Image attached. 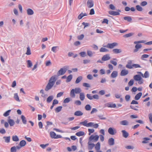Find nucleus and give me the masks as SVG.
<instances>
[{
	"mask_svg": "<svg viewBox=\"0 0 152 152\" xmlns=\"http://www.w3.org/2000/svg\"><path fill=\"white\" fill-rule=\"evenodd\" d=\"M88 121L87 120H85L84 121L81 122L80 123V124L86 126V127H92L95 129L98 128L99 125L97 124H95L93 122H89L87 123Z\"/></svg>",
	"mask_w": 152,
	"mask_h": 152,
	"instance_id": "f257e3e1",
	"label": "nucleus"
},
{
	"mask_svg": "<svg viewBox=\"0 0 152 152\" xmlns=\"http://www.w3.org/2000/svg\"><path fill=\"white\" fill-rule=\"evenodd\" d=\"M81 91V90L79 88H76L74 89H73L70 91V96L72 98H75V94H80Z\"/></svg>",
	"mask_w": 152,
	"mask_h": 152,
	"instance_id": "f03ea898",
	"label": "nucleus"
},
{
	"mask_svg": "<svg viewBox=\"0 0 152 152\" xmlns=\"http://www.w3.org/2000/svg\"><path fill=\"white\" fill-rule=\"evenodd\" d=\"M145 42V41L144 40H141V41H135L134 42V44H136V45L135 46V49H134V52H137L138 50L139 49H140L142 47V45L140 44H139L140 43H144Z\"/></svg>",
	"mask_w": 152,
	"mask_h": 152,
	"instance_id": "7ed1b4c3",
	"label": "nucleus"
},
{
	"mask_svg": "<svg viewBox=\"0 0 152 152\" xmlns=\"http://www.w3.org/2000/svg\"><path fill=\"white\" fill-rule=\"evenodd\" d=\"M133 78L135 80L138 81V83L139 84H142L143 83V80L141 76L139 75H134L133 77Z\"/></svg>",
	"mask_w": 152,
	"mask_h": 152,
	"instance_id": "20e7f679",
	"label": "nucleus"
},
{
	"mask_svg": "<svg viewBox=\"0 0 152 152\" xmlns=\"http://www.w3.org/2000/svg\"><path fill=\"white\" fill-rule=\"evenodd\" d=\"M67 70V68L66 66H64L62 68H61L57 72V75L59 76L63 75L65 74Z\"/></svg>",
	"mask_w": 152,
	"mask_h": 152,
	"instance_id": "39448f33",
	"label": "nucleus"
},
{
	"mask_svg": "<svg viewBox=\"0 0 152 152\" xmlns=\"http://www.w3.org/2000/svg\"><path fill=\"white\" fill-rule=\"evenodd\" d=\"M118 45V44L117 43L114 42L112 43H108L106 46H104V47L110 49H113Z\"/></svg>",
	"mask_w": 152,
	"mask_h": 152,
	"instance_id": "423d86ee",
	"label": "nucleus"
},
{
	"mask_svg": "<svg viewBox=\"0 0 152 152\" xmlns=\"http://www.w3.org/2000/svg\"><path fill=\"white\" fill-rule=\"evenodd\" d=\"M99 136L98 135H92L89 138V140L91 141L93 140L94 142H96L98 140Z\"/></svg>",
	"mask_w": 152,
	"mask_h": 152,
	"instance_id": "0eeeda50",
	"label": "nucleus"
},
{
	"mask_svg": "<svg viewBox=\"0 0 152 152\" xmlns=\"http://www.w3.org/2000/svg\"><path fill=\"white\" fill-rule=\"evenodd\" d=\"M50 134L51 137L52 138L58 139L61 138L62 137L60 135H56V134L53 132H50Z\"/></svg>",
	"mask_w": 152,
	"mask_h": 152,
	"instance_id": "6e6552de",
	"label": "nucleus"
},
{
	"mask_svg": "<svg viewBox=\"0 0 152 152\" xmlns=\"http://www.w3.org/2000/svg\"><path fill=\"white\" fill-rule=\"evenodd\" d=\"M108 133L111 135H113L117 133L116 129L114 128L110 127L108 130Z\"/></svg>",
	"mask_w": 152,
	"mask_h": 152,
	"instance_id": "1a4fd4ad",
	"label": "nucleus"
},
{
	"mask_svg": "<svg viewBox=\"0 0 152 152\" xmlns=\"http://www.w3.org/2000/svg\"><path fill=\"white\" fill-rule=\"evenodd\" d=\"M54 85L53 84L48 82L45 88V90L46 91H48L52 88Z\"/></svg>",
	"mask_w": 152,
	"mask_h": 152,
	"instance_id": "9d476101",
	"label": "nucleus"
},
{
	"mask_svg": "<svg viewBox=\"0 0 152 152\" xmlns=\"http://www.w3.org/2000/svg\"><path fill=\"white\" fill-rule=\"evenodd\" d=\"M94 5V3L93 0H88L87 2V6L88 8H91Z\"/></svg>",
	"mask_w": 152,
	"mask_h": 152,
	"instance_id": "9b49d317",
	"label": "nucleus"
},
{
	"mask_svg": "<svg viewBox=\"0 0 152 152\" xmlns=\"http://www.w3.org/2000/svg\"><path fill=\"white\" fill-rule=\"evenodd\" d=\"M110 55L109 54H106L102 57V60L103 61H105L110 60Z\"/></svg>",
	"mask_w": 152,
	"mask_h": 152,
	"instance_id": "f8f14e48",
	"label": "nucleus"
},
{
	"mask_svg": "<svg viewBox=\"0 0 152 152\" xmlns=\"http://www.w3.org/2000/svg\"><path fill=\"white\" fill-rule=\"evenodd\" d=\"M118 12H115L113 11H109L108 12V13L110 15L115 16L118 15H120V13L119 12H121V10H118Z\"/></svg>",
	"mask_w": 152,
	"mask_h": 152,
	"instance_id": "ddd939ff",
	"label": "nucleus"
},
{
	"mask_svg": "<svg viewBox=\"0 0 152 152\" xmlns=\"http://www.w3.org/2000/svg\"><path fill=\"white\" fill-rule=\"evenodd\" d=\"M56 80V76H53L50 79L49 82L54 85Z\"/></svg>",
	"mask_w": 152,
	"mask_h": 152,
	"instance_id": "4468645a",
	"label": "nucleus"
},
{
	"mask_svg": "<svg viewBox=\"0 0 152 152\" xmlns=\"http://www.w3.org/2000/svg\"><path fill=\"white\" fill-rule=\"evenodd\" d=\"M129 73V71L128 70L124 69H122L120 75L121 76H126Z\"/></svg>",
	"mask_w": 152,
	"mask_h": 152,
	"instance_id": "2eb2a0df",
	"label": "nucleus"
},
{
	"mask_svg": "<svg viewBox=\"0 0 152 152\" xmlns=\"http://www.w3.org/2000/svg\"><path fill=\"white\" fill-rule=\"evenodd\" d=\"M20 149V147L19 146H14L11 147L10 148L11 152H16L17 150H19Z\"/></svg>",
	"mask_w": 152,
	"mask_h": 152,
	"instance_id": "dca6fc26",
	"label": "nucleus"
},
{
	"mask_svg": "<svg viewBox=\"0 0 152 152\" xmlns=\"http://www.w3.org/2000/svg\"><path fill=\"white\" fill-rule=\"evenodd\" d=\"M132 61H131V60L128 61L127 62V63L126 66V68H128V69H131L132 68H133L132 65Z\"/></svg>",
	"mask_w": 152,
	"mask_h": 152,
	"instance_id": "f3484780",
	"label": "nucleus"
},
{
	"mask_svg": "<svg viewBox=\"0 0 152 152\" xmlns=\"http://www.w3.org/2000/svg\"><path fill=\"white\" fill-rule=\"evenodd\" d=\"M88 144V150H92L95 146V145L93 143H91V141L89 140Z\"/></svg>",
	"mask_w": 152,
	"mask_h": 152,
	"instance_id": "a211bd4d",
	"label": "nucleus"
},
{
	"mask_svg": "<svg viewBox=\"0 0 152 152\" xmlns=\"http://www.w3.org/2000/svg\"><path fill=\"white\" fill-rule=\"evenodd\" d=\"M108 143L110 146L113 145H114V139L113 138H111L108 140Z\"/></svg>",
	"mask_w": 152,
	"mask_h": 152,
	"instance_id": "6ab92c4d",
	"label": "nucleus"
},
{
	"mask_svg": "<svg viewBox=\"0 0 152 152\" xmlns=\"http://www.w3.org/2000/svg\"><path fill=\"white\" fill-rule=\"evenodd\" d=\"M7 121L10 126H13L15 124V122L12 119H8Z\"/></svg>",
	"mask_w": 152,
	"mask_h": 152,
	"instance_id": "aec40b11",
	"label": "nucleus"
},
{
	"mask_svg": "<svg viewBox=\"0 0 152 152\" xmlns=\"http://www.w3.org/2000/svg\"><path fill=\"white\" fill-rule=\"evenodd\" d=\"M121 132L122 133L123 136L125 138H127L129 135L128 133L125 130H122Z\"/></svg>",
	"mask_w": 152,
	"mask_h": 152,
	"instance_id": "412c9836",
	"label": "nucleus"
},
{
	"mask_svg": "<svg viewBox=\"0 0 152 152\" xmlns=\"http://www.w3.org/2000/svg\"><path fill=\"white\" fill-rule=\"evenodd\" d=\"M118 75V72L117 71H113L111 75V77L112 78L116 77Z\"/></svg>",
	"mask_w": 152,
	"mask_h": 152,
	"instance_id": "4be33fe9",
	"label": "nucleus"
},
{
	"mask_svg": "<svg viewBox=\"0 0 152 152\" xmlns=\"http://www.w3.org/2000/svg\"><path fill=\"white\" fill-rule=\"evenodd\" d=\"M142 95V93L141 92H140L137 94L134 97V99L138 100L140 99Z\"/></svg>",
	"mask_w": 152,
	"mask_h": 152,
	"instance_id": "5701e85b",
	"label": "nucleus"
},
{
	"mask_svg": "<svg viewBox=\"0 0 152 152\" xmlns=\"http://www.w3.org/2000/svg\"><path fill=\"white\" fill-rule=\"evenodd\" d=\"M26 144V142L24 140H22L20 141L19 143V147H20V149L22 147L24 146Z\"/></svg>",
	"mask_w": 152,
	"mask_h": 152,
	"instance_id": "b1692460",
	"label": "nucleus"
},
{
	"mask_svg": "<svg viewBox=\"0 0 152 152\" xmlns=\"http://www.w3.org/2000/svg\"><path fill=\"white\" fill-rule=\"evenodd\" d=\"M120 124L123 126H127L129 125L128 121L126 120H123L120 122Z\"/></svg>",
	"mask_w": 152,
	"mask_h": 152,
	"instance_id": "393cba45",
	"label": "nucleus"
},
{
	"mask_svg": "<svg viewBox=\"0 0 152 152\" xmlns=\"http://www.w3.org/2000/svg\"><path fill=\"white\" fill-rule=\"evenodd\" d=\"M83 113L81 111L78 110L76 111L74 113V115L76 116H80L83 115Z\"/></svg>",
	"mask_w": 152,
	"mask_h": 152,
	"instance_id": "a878e982",
	"label": "nucleus"
},
{
	"mask_svg": "<svg viewBox=\"0 0 152 152\" xmlns=\"http://www.w3.org/2000/svg\"><path fill=\"white\" fill-rule=\"evenodd\" d=\"M112 51L114 53L118 54L121 53L122 51L121 49H115L113 50Z\"/></svg>",
	"mask_w": 152,
	"mask_h": 152,
	"instance_id": "bb28decb",
	"label": "nucleus"
},
{
	"mask_svg": "<svg viewBox=\"0 0 152 152\" xmlns=\"http://www.w3.org/2000/svg\"><path fill=\"white\" fill-rule=\"evenodd\" d=\"M59 49L58 46H53L51 48V51L54 53H56Z\"/></svg>",
	"mask_w": 152,
	"mask_h": 152,
	"instance_id": "cd10ccee",
	"label": "nucleus"
},
{
	"mask_svg": "<svg viewBox=\"0 0 152 152\" xmlns=\"http://www.w3.org/2000/svg\"><path fill=\"white\" fill-rule=\"evenodd\" d=\"M27 14L28 15H32L34 13L33 11L31 9L28 8L27 10Z\"/></svg>",
	"mask_w": 152,
	"mask_h": 152,
	"instance_id": "c85d7f7f",
	"label": "nucleus"
},
{
	"mask_svg": "<svg viewBox=\"0 0 152 152\" xmlns=\"http://www.w3.org/2000/svg\"><path fill=\"white\" fill-rule=\"evenodd\" d=\"M14 98L16 101L18 102H20V100L17 93H15L14 94Z\"/></svg>",
	"mask_w": 152,
	"mask_h": 152,
	"instance_id": "c756f323",
	"label": "nucleus"
},
{
	"mask_svg": "<svg viewBox=\"0 0 152 152\" xmlns=\"http://www.w3.org/2000/svg\"><path fill=\"white\" fill-rule=\"evenodd\" d=\"M3 138L4 139L5 142L8 143H9L10 141V137L8 136V137H6L4 136L3 137Z\"/></svg>",
	"mask_w": 152,
	"mask_h": 152,
	"instance_id": "7c9ffc66",
	"label": "nucleus"
},
{
	"mask_svg": "<svg viewBox=\"0 0 152 152\" xmlns=\"http://www.w3.org/2000/svg\"><path fill=\"white\" fill-rule=\"evenodd\" d=\"M143 140L142 141V143H148V140H150L151 139L150 138L148 137H145L143 138Z\"/></svg>",
	"mask_w": 152,
	"mask_h": 152,
	"instance_id": "2f4dec72",
	"label": "nucleus"
},
{
	"mask_svg": "<svg viewBox=\"0 0 152 152\" xmlns=\"http://www.w3.org/2000/svg\"><path fill=\"white\" fill-rule=\"evenodd\" d=\"M54 98L53 96L51 95L49 96L47 99V102L48 103H50L52 100Z\"/></svg>",
	"mask_w": 152,
	"mask_h": 152,
	"instance_id": "473e14b6",
	"label": "nucleus"
},
{
	"mask_svg": "<svg viewBox=\"0 0 152 152\" xmlns=\"http://www.w3.org/2000/svg\"><path fill=\"white\" fill-rule=\"evenodd\" d=\"M124 20H126L129 22H131L132 20L131 17L129 16L124 17Z\"/></svg>",
	"mask_w": 152,
	"mask_h": 152,
	"instance_id": "72a5a7b5",
	"label": "nucleus"
},
{
	"mask_svg": "<svg viewBox=\"0 0 152 152\" xmlns=\"http://www.w3.org/2000/svg\"><path fill=\"white\" fill-rule=\"evenodd\" d=\"M87 15L86 13H81L78 16V18L80 20L84 16Z\"/></svg>",
	"mask_w": 152,
	"mask_h": 152,
	"instance_id": "f704fd0d",
	"label": "nucleus"
},
{
	"mask_svg": "<svg viewBox=\"0 0 152 152\" xmlns=\"http://www.w3.org/2000/svg\"><path fill=\"white\" fill-rule=\"evenodd\" d=\"M95 53V52H92L90 50H87V54L89 57H92L93 56V55Z\"/></svg>",
	"mask_w": 152,
	"mask_h": 152,
	"instance_id": "c9c22d12",
	"label": "nucleus"
},
{
	"mask_svg": "<svg viewBox=\"0 0 152 152\" xmlns=\"http://www.w3.org/2000/svg\"><path fill=\"white\" fill-rule=\"evenodd\" d=\"M85 98V95L82 92L80 94V98L81 100L83 101Z\"/></svg>",
	"mask_w": 152,
	"mask_h": 152,
	"instance_id": "e433bc0d",
	"label": "nucleus"
},
{
	"mask_svg": "<svg viewBox=\"0 0 152 152\" xmlns=\"http://www.w3.org/2000/svg\"><path fill=\"white\" fill-rule=\"evenodd\" d=\"M76 135L78 137L83 136L85 135V133L83 131H80L76 133Z\"/></svg>",
	"mask_w": 152,
	"mask_h": 152,
	"instance_id": "4c0bfd02",
	"label": "nucleus"
},
{
	"mask_svg": "<svg viewBox=\"0 0 152 152\" xmlns=\"http://www.w3.org/2000/svg\"><path fill=\"white\" fill-rule=\"evenodd\" d=\"M83 77L82 76H80L78 77L76 79L75 83L76 84L79 83L82 80Z\"/></svg>",
	"mask_w": 152,
	"mask_h": 152,
	"instance_id": "58836bf2",
	"label": "nucleus"
},
{
	"mask_svg": "<svg viewBox=\"0 0 152 152\" xmlns=\"http://www.w3.org/2000/svg\"><path fill=\"white\" fill-rule=\"evenodd\" d=\"M100 144L99 142H98L95 146V149L97 151H99L100 149Z\"/></svg>",
	"mask_w": 152,
	"mask_h": 152,
	"instance_id": "ea45409f",
	"label": "nucleus"
},
{
	"mask_svg": "<svg viewBox=\"0 0 152 152\" xmlns=\"http://www.w3.org/2000/svg\"><path fill=\"white\" fill-rule=\"evenodd\" d=\"M72 78V75H70L68 76L66 78V82L67 83L70 82Z\"/></svg>",
	"mask_w": 152,
	"mask_h": 152,
	"instance_id": "a19ab883",
	"label": "nucleus"
},
{
	"mask_svg": "<svg viewBox=\"0 0 152 152\" xmlns=\"http://www.w3.org/2000/svg\"><path fill=\"white\" fill-rule=\"evenodd\" d=\"M12 138V140L14 141L17 142L19 140V139L17 135L13 136Z\"/></svg>",
	"mask_w": 152,
	"mask_h": 152,
	"instance_id": "79ce46f5",
	"label": "nucleus"
},
{
	"mask_svg": "<svg viewBox=\"0 0 152 152\" xmlns=\"http://www.w3.org/2000/svg\"><path fill=\"white\" fill-rule=\"evenodd\" d=\"M21 119L22 120L23 123L24 124H26V120L25 117L23 115L21 116Z\"/></svg>",
	"mask_w": 152,
	"mask_h": 152,
	"instance_id": "37998d69",
	"label": "nucleus"
},
{
	"mask_svg": "<svg viewBox=\"0 0 152 152\" xmlns=\"http://www.w3.org/2000/svg\"><path fill=\"white\" fill-rule=\"evenodd\" d=\"M109 50L108 49L103 47L101 48L99 50V51L101 52H107Z\"/></svg>",
	"mask_w": 152,
	"mask_h": 152,
	"instance_id": "c03bdc74",
	"label": "nucleus"
},
{
	"mask_svg": "<svg viewBox=\"0 0 152 152\" xmlns=\"http://www.w3.org/2000/svg\"><path fill=\"white\" fill-rule=\"evenodd\" d=\"M62 108V107L61 106H59L56 107L55 110V112L56 113L59 112L61 110Z\"/></svg>",
	"mask_w": 152,
	"mask_h": 152,
	"instance_id": "a18cd8bd",
	"label": "nucleus"
},
{
	"mask_svg": "<svg viewBox=\"0 0 152 152\" xmlns=\"http://www.w3.org/2000/svg\"><path fill=\"white\" fill-rule=\"evenodd\" d=\"M149 73L148 71H146L144 75L143 74V76H142L143 77H145V78H148L149 77Z\"/></svg>",
	"mask_w": 152,
	"mask_h": 152,
	"instance_id": "49530a36",
	"label": "nucleus"
},
{
	"mask_svg": "<svg viewBox=\"0 0 152 152\" xmlns=\"http://www.w3.org/2000/svg\"><path fill=\"white\" fill-rule=\"evenodd\" d=\"M11 111V110H10L7 111L3 114V115L5 117L8 116L9 115Z\"/></svg>",
	"mask_w": 152,
	"mask_h": 152,
	"instance_id": "de8ad7c7",
	"label": "nucleus"
},
{
	"mask_svg": "<svg viewBox=\"0 0 152 152\" xmlns=\"http://www.w3.org/2000/svg\"><path fill=\"white\" fill-rule=\"evenodd\" d=\"M27 67H31L32 65V64L31 61L30 60L27 61Z\"/></svg>",
	"mask_w": 152,
	"mask_h": 152,
	"instance_id": "09e8293b",
	"label": "nucleus"
},
{
	"mask_svg": "<svg viewBox=\"0 0 152 152\" xmlns=\"http://www.w3.org/2000/svg\"><path fill=\"white\" fill-rule=\"evenodd\" d=\"M134 34L133 33H131L129 34H126L124 36V37H128L132 36Z\"/></svg>",
	"mask_w": 152,
	"mask_h": 152,
	"instance_id": "8fccbe9b",
	"label": "nucleus"
},
{
	"mask_svg": "<svg viewBox=\"0 0 152 152\" xmlns=\"http://www.w3.org/2000/svg\"><path fill=\"white\" fill-rule=\"evenodd\" d=\"M26 54L27 55H29L31 54L30 49L29 47H28L27 48V50Z\"/></svg>",
	"mask_w": 152,
	"mask_h": 152,
	"instance_id": "3c124183",
	"label": "nucleus"
},
{
	"mask_svg": "<svg viewBox=\"0 0 152 152\" xmlns=\"http://www.w3.org/2000/svg\"><path fill=\"white\" fill-rule=\"evenodd\" d=\"M85 108L86 110L89 111L91 110V107L90 105L87 104L85 106Z\"/></svg>",
	"mask_w": 152,
	"mask_h": 152,
	"instance_id": "603ef678",
	"label": "nucleus"
},
{
	"mask_svg": "<svg viewBox=\"0 0 152 152\" xmlns=\"http://www.w3.org/2000/svg\"><path fill=\"white\" fill-rule=\"evenodd\" d=\"M137 10L139 11H142L143 9L142 7L139 5H137L136 7Z\"/></svg>",
	"mask_w": 152,
	"mask_h": 152,
	"instance_id": "864d4df0",
	"label": "nucleus"
},
{
	"mask_svg": "<svg viewBox=\"0 0 152 152\" xmlns=\"http://www.w3.org/2000/svg\"><path fill=\"white\" fill-rule=\"evenodd\" d=\"M134 83V80L132 79H131L129 82L128 83V85L129 86H132Z\"/></svg>",
	"mask_w": 152,
	"mask_h": 152,
	"instance_id": "5fc2aeb1",
	"label": "nucleus"
},
{
	"mask_svg": "<svg viewBox=\"0 0 152 152\" xmlns=\"http://www.w3.org/2000/svg\"><path fill=\"white\" fill-rule=\"evenodd\" d=\"M98 117L101 120H106V118L104 117L103 115H98Z\"/></svg>",
	"mask_w": 152,
	"mask_h": 152,
	"instance_id": "6e6d98bb",
	"label": "nucleus"
},
{
	"mask_svg": "<svg viewBox=\"0 0 152 152\" xmlns=\"http://www.w3.org/2000/svg\"><path fill=\"white\" fill-rule=\"evenodd\" d=\"M149 56L147 54H143L141 57V59L142 60H145L144 58H147L149 57Z\"/></svg>",
	"mask_w": 152,
	"mask_h": 152,
	"instance_id": "4d7b16f0",
	"label": "nucleus"
},
{
	"mask_svg": "<svg viewBox=\"0 0 152 152\" xmlns=\"http://www.w3.org/2000/svg\"><path fill=\"white\" fill-rule=\"evenodd\" d=\"M80 56L82 57H84L86 56V53L85 52H82L79 53Z\"/></svg>",
	"mask_w": 152,
	"mask_h": 152,
	"instance_id": "13d9d810",
	"label": "nucleus"
},
{
	"mask_svg": "<svg viewBox=\"0 0 152 152\" xmlns=\"http://www.w3.org/2000/svg\"><path fill=\"white\" fill-rule=\"evenodd\" d=\"M107 107H109L115 108L116 107V105L115 104H108Z\"/></svg>",
	"mask_w": 152,
	"mask_h": 152,
	"instance_id": "bf43d9fd",
	"label": "nucleus"
},
{
	"mask_svg": "<svg viewBox=\"0 0 152 152\" xmlns=\"http://www.w3.org/2000/svg\"><path fill=\"white\" fill-rule=\"evenodd\" d=\"M70 98H67L64 100L63 102L64 103H68L70 102Z\"/></svg>",
	"mask_w": 152,
	"mask_h": 152,
	"instance_id": "052dcab7",
	"label": "nucleus"
},
{
	"mask_svg": "<svg viewBox=\"0 0 152 152\" xmlns=\"http://www.w3.org/2000/svg\"><path fill=\"white\" fill-rule=\"evenodd\" d=\"M132 67L135 68H141L140 65L139 64H134L132 65Z\"/></svg>",
	"mask_w": 152,
	"mask_h": 152,
	"instance_id": "680f3d73",
	"label": "nucleus"
},
{
	"mask_svg": "<svg viewBox=\"0 0 152 152\" xmlns=\"http://www.w3.org/2000/svg\"><path fill=\"white\" fill-rule=\"evenodd\" d=\"M83 86L89 88L91 87L89 83H83Z\"/></svg>",
	"mask_w": 152,
	"mask_h": 152,
	"instance_id": "e2e57ef3",
	"label": "nucleus"
},
{
	"mask_svg": "<svg viewBox=\"0 0 152 152\" xmlns=\"http://www.w3.org/2000/svg\"><path fill=\"white\" fill-rule=\"evenodd\" d=\"M130 98V96L129 95H127L125 96V99L127 102H128Z\"/></svg>",
	"mask_w": 152,
	"mask_h": 152,
	"instance_id": "0e129e2a",
	"label": "nucleus"
},
{
	"mask_svg": "<svg viewBox=\"0 0 152 152\" xmlns=\"http://www.w3.org/2000/svg\"><path fill=\"white\" fill-rule=\"evenodd\" d=\"M125 148L126 149H133L134 148V147L133 146L128 145V146H126L125 147Z\"/></svg>",
	"mask_w": 152,
	"mask_h": 152,
	"instance_id": "69168bd1",
	"label": "nucleus"
},
{
	"mask_svg": "<svg viewBox=\"0 0 152 152\" xmlns=\"http://www.w3.org/2000/svg\"><path fill=\"white\" fill-rule=\"evenodd\" d=\"M92 97H93V99H94L97 100L99 99V96L97 94H95L92 96Z\"/></svg>",
	"mask_w": 152,
	"mask_h": 152,
	"instance_id": "338daca9",
	"label": "nucleus"
},
{
	"mask_svg": "<svg viewBox=\"0 0 152 152\" xmlns=\"http://www.w3.org/2000/svg\"><path fill=\"white\" fill-rule=\"evenodd\" d=\"M148 117L150 122L152 123V114H149L148 115Z\"/></svg>",
	"mask_w": 152,
	"mask_h": 152,
	"instance_id": "774afa93",
	"label": "nucleus"
}]
</instances>
